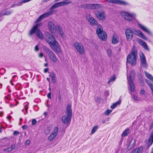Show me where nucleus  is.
<instances>
[{
  "label": "nucleus",
  "mask_w": 153,
  "mask_h": 153,
  "mask_svg": "<svg viewBox=\"0 0 153 153\" xmlns=\"http://www.w3.org/2000/svg\"><path fill=\"white\" fill-rule=\"evenodd\" d=\"M137 57V50L134 46L131 50V53L127 56L126 64L127 63H130L132 66L135 65L136 63Z\"/></svg>",
  "instance_id": "nucleus-1"
},
{
  "label": "nucleus",
  "mask_w": 153,
  "mask_h": 153,
  "mask_svg": "<svg viewBox=\"0 0 153 153\" xmlns=\"http://www.w3.org/2000/svg\"><path fill=\"white\" fill-rule=\"evenodd\" d=\"M66 116H64L62 117V121L64 124H67L71 120L72 117V112L71 105L68 104L66 108Z\"/></svg>",
  "instance_id": "nucleus-2"
},
{
  "label": "nucleus",
  "mask_w": 153,
  "mask_h": 153,
  "mask_svg": "<svg viewBox=\"0 0 153 153\" xmlns=\"http://www.w3.org/2000/svg\"><path fill=\"white\" fill-rule=\"evenodd\" d=\"M40 26V24H37L34 25L30 30L29 33V35L31 36L34 33H35L36 36L41 39H43V35L40 30L38 29Z\"/></svg>",
  "instance_id": "nucleus-3"
},
{
  "label": "nucleus",
  "mask_w": 153,
  "mask_h": 153,
  "mask_svg": "<svg viewBox=\"0 0 153 153\" xmlns=\"http://www.w3.org/2000/svg\"><path fill=\"white\" fill-rule=\"evenodd\" d=\"M96 33L98 37L102 41H105L106 39L107 34L103 30L102 25H100V26L97 27Z\"/></svg>",
  "instance_id": "nucleus-4"
},
{
  "label": "nucleus",
  "mask_w": 153,
  "mask_h": 153,
  "mask_svg": "<svg viewBox=\"0 0 153 153\" xmlns=\"http://www.w3.org/2000/svg\"><path fill=\"white\" fill-rule=\"evenodd\" d=\"M43 48L46 51V53L48 55L50 59L52 61L54 62H56L57 61L58 59L52 51L45 46H43Z\"/></svg>",
  "instance_id": "nucleus-5"
},
{
  "label": "nucleus",
  "mask_w": 153,
  "mask_h": 153,
  "mask_svg": "<svg viewBox=\"0 0 153 153\" xmlns=\"http://www.w3.org/2000/svg\"><path fill=\"white\" fill-rule=\"evenodd\" d=\"M135 73L134 70H131L129 76L128 78H127L128 83L130 87V90L131 92H133L134 90V87L133 82L131 79L135 76Z\"/></svg>",
  "instance_id": "nucleus-6"
},
{
  "label": "nucleus",
  "mask_w": 153,
  "mask_h": 153,
  "mask_svg": "<svg viewBox=\"0 0 153 153\" xmlns=\"http://www.w3.org/2000/svg\"><path fill=\"white\" fill-rule=\"evenodd\" d=\"M51 44L49 45L50 47L59 56V54L62 52V51L59 43L56 41L52 43Z\"/></svg>",
  "instance_id": "nucleus-7"
},
{
  "label": "nucleus",
  "mask_w": 153,
  "mask_h": 153,
  "mask_svg": "<svg viewBox=\"0 0 153 153\" xmlns=\"http://www.w3.org/2000/svg\"><path fill=\"white\" fill-rule=\"evenodd\" d=\"M83 7L85 9H98L101 7V5L97 4H83Z\"/></svg>",
  "instance_id": "nucleus-8"
},
{
  "label": "nucleus",
  "mask_w": 153,
  "mask_h": 153,
  "mask_svg": "<svg viewBox=\"0 0 153 153\" xmlns=\"http://www.w3.org/2000/svg\"><path fill=\"white\" fill-rule=\"evenodd\" d=\"M45 35L46 36V41L50 45L51 43L56 41V40L53 36L48 32L45 33Z\"/></svg>",
  "instance_id": "nucleus-9"
},
{
  "label": "nucleus",
  "mask_w": 153,
  "mask_h": 153,
  "mask_svg": "<svg viewBox=\"0 0 153 153\" xmlns=\"http://www.w3.org/2000/svg\"><path fill=\"white\" fill-rule=\"evenodd\" d=\"M95 14L99 20L103 21L105 20L106 15L104 11L98 10L95 11Z\"/></svg>",
  "instance_id": "nucleus-10"
},
{
  "label": "nucleus",
  "mask_w": 153,
  "mask_h": 153,
  "mask_svg": "<svg viewBox=\"0 0 153 153\" xmlns=\"http://www.w3.org/2000/svg\"><path fill=\"white\" fill-rule=\"evenodd\" d=\"M74 45L77 51L80 54H83L84 53V47L81 44L76 42L74 43Z\"/></svg>",
  "instance_id": "nucleus-11"
},
{
  "label": "nucleus",
  "mask_w": 153,
  "mask_h": 153,
  "mask_svg": "<svg viewBox=\"0 0 153 153\" xmlns=\"http://www.w3.org/2000/svg\"><path fill=\"white\" fill-rule=\"evenodd\" d=\"M121 15L123 18L129 21H132L134 19V17L131 14L126 12H122Z\"/></svg>",
  "instance_id": "nucleus-12"
},
{
  "label": "nucleus",
  "mask_w": 153,
  "mask_h": 153,
  "mask_svg": "<svg viewBox=\"0 0 153 153\" xmlns=\"http://www.w3.org/2000/svg\"><path fill=\"white\" fill-rule=\"evenodd\" d=\"M107 1L111 3L118 4L124 6L129 5V3L127 2L121 0H108Z\"/></svg>",
  "instance_id": "nucleus-13"
},
{
  "label": "nucleus",
  "mask_w": 153,
  "mask_h": 153,
  "mask_svg": "<svg viewBox=\"0 0 153 153\" xmlns=\"http://www.w3.org/2000/svg\"><path fill=\"white\" fill-rule=\"evenodd\" d=\"M125 33L127 40L130 41L133 36V31L129 28H126Z\"/></svg>",
  "instance_id": "nucleus-14"
},
{
  "label": "nucleus",
  "mask_w": 153,
  "mask_h": 153,
  "mask_svg": "<svg viewBox=\"0 0 153 153\" xmlns=\"http://www.w3.org/2000/svg\"><path fill=\"white\" fill-rule=\"evenodd\" d=\"M140 59L143 66L144 67H146L147 63L146 57L144 53L142 52L140 53Z\"/></svg>",
  "instance_id": "nucleus-15"
},
{
  "label": "nucleus",
  "mask_w": 153,
  "mask_h": 153,
  "mask_svg": "<svg viewBox=\"0 0 153 153\" xmlns=\"http://www.w3.org/2000/svg\"><path fill=\"white\" fill-rule=\"evenodd\" d=\"M137 42L138 43L143 46L145 50L148 51H149L150 49L148 48L146 43L145 42L140 39H138Z\"/></svg>",
  "instance_id": "nucleus-16"
},
{
  "label": "nucleus",
  "mask_w": 153,
  "mask_h": 153,
  "mask_svg": "<svg viewBox=\"0 0 153 153\" xmlns=\"http://www.w3.org/2000/svg\"><path fill=\"white\" fill-rule=\"evenodd\" d=\"M87 19L89 21V22L90 24L92 26L97 25L98 23V22L92 17H91L89 18L88 17Z\"/></svg>",
  "instance_id": "nucleus-17"
},
{
  "label": "nucleus",
  "mask_w": 153,
  "mask_h": 153,
  "mask_svg": "<svg viewBox=\"0 0 153 153\" xmlns=\"http://www.w3.org/2000/svg\"><path fill=\"white\" fill-rule=\"evenodd\" d=\"M112 43L113 44H115L118 42L119 37L116 34H114L112 37Z\"/></svg>",
  "instance_id": "nucleus-18"
},
{
  "label": "nucleus",
  "mask_w": 153,
  "mask_h": 153,
  "mask_svg": "<svg viewBox=\"0 0 153 153\" xmlns=\"http://www.w3.org/2000/svg\"><path fill=\"white\" fill-rule=\"evenodd\" d=\"M62 6V1L57 2L53 5L50 8V10H52L58 7Z\"/></svg>",
  "instance_id": "nucleus-19"
},
{
  "label": "nucleus",
  "mask_w": 153,
  "mask_h": 153,
  "mask_svg": "<svg viewBox=\"0 0 153 153\" xmlns=\"http://www.w3.org/2000/svg\"><path fill=\"white\" fill-rule=\"evenodd\" d=\"M143 150V148L141 146H140L133 149L131 151V153H142Z\"/></svg>",
  "instance_id": "nucleus-20"
},
{
  "label": "nucleus",
  "mask_w": 153,
  "mask_h": 153,
  "mask_svg": "<svg viewBox=\"0 0 153 153\" xmlns=\"http://www.w3.org/2000/svg\"><path fill=\"white\" fill-rule=\"evenodd\" d=\"M135 140L134 139H132L131 140L130 143L128 146L127 148L129 149L133 148L135 145Z\"/></svg>",
  "instance_id": "nucleus-21"
},
{
  "label": "nucleus",
  "mask_w": 153,
  "mask_h": 153,
  "mask_svg": "<svg viewBox=\"0 0 153 153\" xmlns=\"http://www.w3.org/2000/svg\"><path fill=\"white\" fill-rule=\"evenodd\" d=\"M138 25L139 27L142 30L146 32L147 33L149 34H151V33L150 32L149 30L147 29L146 27L143 26L141 24L138 23Z\"/></svg>",
  "instance_id": "nucleus-22"
},
{
  "label": "nucleus",
  "mask_w": 153,
  "mask_h": 153,
  "mask_svg": "<svg viewBox=\"0 0 153 153\" xmlns=\"http://www.w3.org/2000/svg\"><path fill=\"white\" fill-rule=\"evenodd\" d=\"M53 11L54 10L48 11L43 14L41 15V16L43 18H45L52 14L53 13Z\"/></svg>",
  "instance_id": "nucleus-23"
},
{
  "label": "nucleus",
  "mask_w": 153,
  "mask_h": 153,
  "mask_svg": "<svg viewBox=\"0 0 153 153\" xmlns=\"http://www.w3.org/2000/svg\"><path fill=\"white\" fill-rule=\"evenodd\" d=\"M59 33L60 34V36L62 37H64L65 35L64 33L62 31V28L59 25H57V30Z\"/></svg>",
  "instance_id": "nucleus-24"
},
{
  "label": "nucleus",
  "mask_w": 153,
  "mask_h": 153,
  "mask_svg": "<svg viewBox=\"0 0 153 153\" xmlns=\"http://www.w3.org/2000/svg\"><path fill=\"white\" fill-rule=\"evenodd\" d=\"M51 79L52 82L55 83L56 82L55 74L54 72H53L51 73Z\"/></svg>",
  "instance_id": "nucleus-25"
},
{
  "label": "nucleus",
  "mask_w": 153,
  "mask_h": 153,
  "mask_svg": "<svg viewBox=\"0 0 153 153\" xmlns=\"http://www.w3.org/2000/svg\"><path fill=\"white\" fill-rule=\"evenodd\" d=\"M145 74L147 78L153 82V76L151 75L146 72H145Z\"/></svg>",
  "instance_id": "nucleus-26"
},
{
  "label": "nucleus",
  "mask_w": 153,
  "mask_h": 153,
  "mask_svg": "<svg viewBox=\"0 0 153 153\" xmlns=\"http://www.w3.org/2000/svg\"><path fill=\"white\" fill-rule=\"evenodd\" d=\"M57 135L53 133H52L51 135L48 137V139L49 140L51 141L53 140L56 136Z\"/></svg>",
  "instance_id": "nucleus-27"
},
{
  "label": "nucleus",
  "mask_w": 153,
  "mask_h": 153,
  "mask_svg": "<svg viewBox=\"0 0 153 153\" xmlns=\"http://www.w3.org/2000/svg\"><path fill=\"white\" fill-rule=\"evenodd\" d=\"M129 130L128 128H127L125 129L122 133V137H123L126 136L129 133Z\"/></svg>",
  "instance_id": "nucleus-28"
},
{
  "label": "nucleus",
  "mask_w": 153,
  "mask_h": 153,
  "mask_svg": "<svg viewBox=\"0 0 153 153\" xmlns=\"http://www.w3.org/2000/svg\"><path fill=\"white\" fill-rule=\"evenodd\" d=\"M99 127L98 125H96L94 126L92 128L91 131V133L93 134L98 129Z\"/></svg>",
  "instance_id": "nucleus-29"
},
{
  "label": "nucleus",
  "mask_w": 153,
  "mask_h": 153,
  "mask_svg": "<svg viewBox=\"0 0 153 153\" xmlns=\"http://www.w3.org/2000/svg\"><path fill=\"white\" fill-rule=\"evenodd\" d=\"M138 79L140 82L141 84L143 86L144 85V82L143 81L142 76L140 75L138 76Z\"/></svg>",
  "instance_id": "nucleus-30"
},
{
  "label": "nucleus",
  "mask_w": 153,
  "mask_h": 153,
  "mask_svg": "<svg viewBox=\"0 0 153 153\" xmlns=\"http://www.w3.org/2000/svg\"><path fill=\"white\" fill-rule=\"evenodd\" d=\"M54 26V25L53 23L51 22L50 21L49 22L48 24V27L49 29L50 30Z\"/></svg>",
  "instance_id": "nucleus-31"
},
{
  "label": "nucleus",
  "mask_w": 153,
  "mask_h": 153,
  "mask_svg": "<svg viewBox=\"0 0 153 153\" xmlns=\"http://www.w3.org/2000/svg\"><path fill=\"white\" fill-rule=\"evenodd\" d=\"M151 142L153 143V131L151 132L149 138L148 140V142L149 143Z\"/></svg>",
  "instance_id": "nucleus-32"
},
{
  "label": "nucleus",
  "mask_w": 153,
  "mask_h": 153,
  "mask_svg": "<svg viewBox=\"0 0 153 153\" xmlns=\"http://www.w3.org/2000/svg\"><path fill=\"white\" fill-rule=\"evenodd\" d=\"M57 30V26L56 27H55V26L53 27L52 29H51L50 31L51 33H55L56 30Z\"/></svg>",
  "instance_id": "nucleus-33"
},
{
  "label": "nucleus",
  "mask_w": 153,
  "mask_h": 153,
  "mask_svg": "<svg viewBox=\"0 0 153 153\" xmlns=\"http://www.w3.org/2000/svg\"><path fill=\"white\" fill-rule=\"evenodd\" d=\"M12 11L10 10H7L4 13L3 15H9L10 14L12 13Z\"/></svg>",
  "instance_id": "nucleus-34"
},
{
  "label": "nucleus",
  "mask_w": 153,
  "mask_h": 153,
  "mask_svg": "<svg viewBox=\"0 0 153 153\" xmlns=\"http://www.w3.org/2000/svg\"><path fill=\"white\" fill-rule=\"evenodd\" d=\"M116 79V76L115 75H113V76L109 80L108 82V83L109 84L111 81H114Z\"/></svg>",
  "instance_id": "nucleus-35"
},
{
  "label": "nucleus",
  "mask_w": 153,
  "mask_h": 153,
  "mask_svg": "<svg viewBox=\"0 0 153 153\" xmlns=\"http://www.w3.org/2000/svg\"><path fill=\"white\" fill-rule=\"evenodd\" d=\"M58 128L56 127V126L55 127H54V130H53V132L52 133H53V134H56V135H57V133H58Z\"/></svg>",
  "instance_id": "nucleus-36"
},
{
  "label": "nucleus",
  "mask_w": 153,
  "mask_h": 153,
  "mask_svg": "<svg viewBox=\"0 0 153 153\" xmlns=\"http://www.w3.org/2000/svg\"><path fill=\"white\" fill-rule=\"evenodd\" d=\"M95 100L96 102L99 103L101 102V98L97 96L95 97Z\"/></svg>",
  "instance_id": "nucleus-37"
},
{
  "label": "nucleus",
  "mask_w": 153,
  "mask_h": 153,
  "mask_svg": "<svg viewBox=\"0 0 153 153\" xmlns=\"http://www.w3.org/2000/svg\"><path fill=\"white\" fill-rule=\"evenodd\" d=\"M72 3L71 1H62V6L67 5L70 3Z\"/></svg>",
  "instance_id": "nucleus-38"
},
{
  "label": "nucleus",
  "mask_w": 153,
  "mask_h": 153,
  "mask_svg": "<svg viewBox=\"0 0 153 153\" xmlns=\"http://www.w3.org/2000/svg\"><path fill=\"white\" fill-rule=\"evenodd\" d=\"M112 111V110L108 109L105 112V114L106 115H108Z\"/></svg>",
  "instance_id": "nucleus-39"
},
{
  "label": "nucleus",
  "mask_w": 153,
  "mask_h": 153,
  "mask_svg": "<svg viewBox=\"0 0 153 153\" xmlns=\"http://www.w3.org/2000/svg\"><path fill=\"white\" fill-rule=\"evenodd\" d=\"M140 37L143 39L144 40H146L147 39L146 37L144 36V35L143 34L142 32H140Z\"/></svg>",
  "instance_id": "nucleus-40"
},
{
  "label": "nucleus",
  "mask_w": 153,
  "mask_h": 153,
  "mask_svg": "<svg viewBox=\"0 0 153 153\" xmlns=\"http://www.w3.org/2000/svg\"><path fill=\"white\" fill-rule=\"evenodd\" d=\"M43 19L41 15L39 16V18L36 20L35 22L36 23H38L39 22H40L41 20H42V19Z\"/></svg>",
  "instance_id": "nucleus-41"
},
{
  "label": "nucleus",
  "mask_w": 153,
  "mask_h": 153,
  "mask_svg": "<svg viewBox=\"0 0 153 153\" xmlns=\"http://www.w3.org/2000/svg\"><path fill=\"white\" fill-rule=\"evenodd\" d=\"M149 86L150 88L152 91V94L153 95V85L151 83L149 84Z\"/></svg>",
  "instance_id": "nucleus-42"
},
{
  "label": "nucleus",
  "mask_w": 153,
  "mask_h": 153,
  "mask_svg": "<svg viewBox=\"0 0 153 153\" xmlns=\"http://www.w3.org/2000/svg\"><path fill=\"white\" fill-rule=\"evenodd\" d=\"M132 98L135 101H137L138 100V97L135 96V95H133L132 97Z\"/></svg>",
  "instance_id": "nucleus-43"
},
{
  "label": "nucleus",
  "mask_w": 153,
  "mask_h": 153,
  "mask_svg": "<svg viewBox=\"0 0 153 153\" xmlns=\"http://www.w3.org/2000/svg\"><path fill=\"white\" fill-rule=\"evenodd\" d=\"M37 122L35 119H33L32 120V125H35L36 123Z\"/></svg>",
  "instance_id": "nucleus-44"
},
{
  "label": "nucleus",
  "mask_w": 153,
  "mask_h": 153,
  "mask_svg": "<svg viewBox=\"0 0 153 153\" xmlns=\"http://www.w3.org/2000/svg\"><path fill=\"white\" fill-rule=\"evenodd\" d=\"M117 105H116V104L114 103H113L111 106V109H113L115 108Z\"/></svg>",
  "instance_id": "nucleus-45"
},
{
  "label": "nucleus",
  "mask_w": 153,
  "mask_h": 153,
  "mask_svg": "<svg viewBox=\"0 0 153 153\" xmlns=\"http://www.w3.org/2000/svg\"><path fill=\"white\" fill-rule=\"evenodd\" d=\"M12 149H10V147H9L4 149V151L6 152H10L11 151Z\"/></svg>",
  "instance_id": "nucleus-46"
},
{
  "label": "nucleus",
  "mask_w": 153,
  "mask_h": 153,
  "mask_svg": "<svg viewBox=\"0 0 153 153\" xmlns=\"http://www.w3.org/2000/svg\"><path fill=\"white\" fill-rule=\"evenodd\" d=\"M134 32L136 33H135V34L138 35V34L140 35V32H142L140 30H135Z\"/></svg>",
  "instance_id": "nucleus-47"
},
{
  "label": "nucleus",
  "mask_w": 153,
  "mask_h": 153,
  "mask_svg": "<svg viewBox=\"0 0 153 153\" xmlns=\"http://www.w3.org/2000/svg\"><path fill=\"white\" fill-rule=\"evenodd\" d=\"M34 49H35V51H38L39 50V46H38V45H36L35 47V48H34Z\"/></svg>",
  "instance_id": "nucleus-48"
},
{
  "label": "nucleus",
  "mask_w": 153,
  "mask_h": 153,
  "mask_svg": "<svg viewBox=\"0 0 153 153\" xmlns=\"http://www.w3.org/2000/svg\"><path fill=\"white\" fill-rule=\"evenodd\" d=\"M105 96L106 97H107L109 95V91H105L104 93Z\"/></svg>",
  "instance_id": "nucleus-49"
},
{
  "label": "nucleus",
  "mask_w": 153,
  "mask_h": 153,
  "mask_svg": "<svg viewBox=\"0 0 153 153\" xmlns=\"http://www.w3.org/2000/svg\"><path fill=\"white\" fill-rule=\"evenodd\" d=\"M145 92L144 90L143 89H141L140 91V93L141 94H143L144 95H145V94H144Z\"/></svg>",
  "instance_id": "nucleus-50"
},
{
  "label": "nucleus",
  "mask_w": 153,
  "mask_h": 153,
  "mask_svg": "<svg viewBox=\"0 0 153 153\" xmlns=\"http://www.w3.org/2000/svg\"><path fill=\"white\" fill-rule=\"evenodd\" d=\"M19 134V132L17 131H15L13 132V134L14 136H17Z\"/></svg>",
  "instance_id": "nucleus-51"
},
{
  "label": "nucleus",
  "mask_w": 153,
  "mask_h": 153,
  "mask_svg": "<svg viewBox=\"0 0 153 153\" xmlns=\"http://www.w3.org/2000/svg\"><path fill=\"white\" fill-rule=\"evenodd\" d=\"M121 102V100H119L117 101L115 103L117 105L120 104Z\"/></svg>",
  "instance_id": "nucleus-52"
},
{
  "label": "nucleus",
  "mask_w": 153,
  "mask_h": 153,
  "mask_svg": "<svg viewBox=\"0 0 153 153\" xmlns=\"http://www.w3.org/2000/svg\"><path fill=\"white\" fill-rule=\"evenodd\" d=\"M51 92H49L48 95H47V97L49 98V99H51Z\"/></svg>",
  "instance_id": "nucleus-53"
},
{
  "label": "nucleus",
  "mask_w": 153,
  "mask_h": 153,
  "mask_svg": "<svg viewBox=\"0 0 153 153\" xmlns=\"http://www.w3.org/2000/svg\"><path fill=\"white\" fill-rule=\"evenodd\" d=\"M151 142V143H150L149 144H148V145H146V149H148L149 147L153 143L152 142Z\"/></svg>",
  "instance_id": "nucleus-54"
},
{
  "label": "nucleus",
  "mask_w": 153,
  "mask_h": 153,
  "mask_svg": "<svg viewBox=\"0 0 153 153\" xmlns=\"http://www.w3.org/2000/svg\"><path fill=\"white\" fill-rule=\"evenodd\" d=\"M62 99V96L61 94H60V92L59 93V95H58V100H61Z\"/></svg>",
  "instance_id": "nucleus-55"
},
{
  "label": "nucleus",
  "mask_w": 153,
  "mask_h": 153,
  "mask_svg": "<svg viewBox=\"0 0 153 153\" xmlns=\"http://www.w3.org/2000/svg\"><path fill=\"white\" fill-rule=\"evenodd\" d=\"M30 143V141L29 140H27L25 142V144L27 145H29Z\"/></svg>",
  "instance_id": "nucleus-56"
},
{
  "label": "nucleus",
  "mask_w": 153,
  "mask_h": 153,
  "mask_svg": "<svg viewBox=\"0 0 153 153\" xmlns=\"http://www.w3.org/2000/svg\"><path fill=\"white\" fill-rule=\"evenodd\" d=\"M10 147L12 150L15 148V145H12Z\"/></svg>",
  "instance_id": "nucleus-57"
},
{
  "label": "nucleus",
  "mask_w": 153,
  "mask_h": 153,
  "mask_svg": "<svg viewBox=\"0 0 153 153\" xmlns=\"http://www.w3.org/2000/svg\"><path fill=\"white\" fill-rule=\"evenodd\" d=\"M22 128L23 129H26L27 127V126L26 125H24L22 126Z\"/></svg>",
  "instance_id": "nucleus-58"
},
{
  "label": "nucleus",
  "mask_w": 153,
  "mask_h": 153,
  "mask_svg": "<svg viewBox=\"0 0 153 153\" xmlns=\"http://www.w3.org/2000/svg\"><path fill=\"white\" fill-rule=\"evenodd\" d=\"M123 140V137H121L119 142V144L120 145L122 143V142Z\"/></svg>",
  "instance_id": "nucleus-59"
},
{
  "label": "nucleus",
  "mask_w": 153,
  "mask_h": 153,
  "mask_svg": "<svg viewBox=\"0 0 153 153\" xmlns=\"http://www.w3.org/2000/svg\"><path fill=\"white\" fill-rule=\"evenodd\" d=\"M49 71V69L48 68H46L44 70V72L45 73H47Z\"/></svg>",
  "instance_id": "nucleus-60"
},
{
  "label": "nucleus",
  "mask_w": 153,
  "mask_h": 153,
  "mask_svg": "<svg viewBox=\"0 0 153 153\" xmlns=\"http://www.w3.org/2000/svg\"><path fill=\"white\" fill-rule=\"evenodd\" d=\"M1 71H2L4 73L5 71V70L4 69V68H1L0 69V72H1Z\"/></svg>",
  "instance_id": "nucleus-61"
},
{
  "label": "nucleus",
  "mask_w": 153,
  "mask_h": 153,
  "mask_svg": "<svg viewBox=\"0 0 153 153\" xmlns=\"http://www.w3.org/2000/svg\"><path fill=\"white\" fill-rule=\"evenodd\" d=\"M43 54L42 53H41L40 54H39V56L40 57L42 58L43 57Z\"/></svg>",
  "instance_id": "nucleus-62"
},
{
  "label": "nucleus",
  "mask_w": 153,
  "mask_h": 153,
  "mask_svg": "<svg viewBox=\"0 0 153 153\" xmlns=\"http://www.w3.org/2000/svg\"><path fill=\"white\" fill-rule=\"evenodd\" d=\"M153 127V125L151 123V124L149 127V130H150Z\"/></svg>",
  "instance_id": "nucleus-63"
},
{
  "label": "nucleus",
  "mask_w": 153,
  "mask_h": 153,
  "mask_svg": "<svg viewBox=\"0 0 153 153\" xmlns=\"http://www.w3.org/2000/svg\"><path fill=\"white\" fill-rule=\"evenodd\" d=\"M120 45H123V42L121 40H120Z\"/></svg>",
  "instance_id": "nucleus-64"
}]
</instances>
